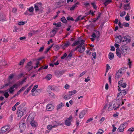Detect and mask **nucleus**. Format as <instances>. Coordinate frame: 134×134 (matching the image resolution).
<instances>
[{
    "mask_svg": "<svg viewBox=\"0 0 134 134\" xmlns=\"http://www.w3.org/2000/svg\"><path fill=\"white\" fill-rule=\"evenodd\" d=\"M18 29V28H17L16 26H15L14 27V29L13 30V32H18L17 30Z\"/></svg>",
    "mask_w": 134,
    "mask_h": 134,
    "instance_id": "774afa93",
    "label": "nucleus"
},
{
    "mask_svg": "<svg viewBox=\"0 0 134 134\" xmlns=\"http://www.w3.org/2000/svg\"><path fill=\"white\" fill-rule=\"evenodd\" d=\"M81 42V41H75L72 44V46H74L78 45L79 44H80Z\"/></svg>",
    "mask_w": 134,
    "mask_h": 134,
    "instance_id": "a878e982",
    "label": "nucleus"
},
{
    "mask_svg": "<svg viewBox=\"0 0 134 134\" xmlns=\"http://www.w3.org/2000/svg\"><path fill=\"white\" fill-rule=\"evenodd\" d=\"M49 96L53 98H55V96L54 94L52 92L49 93Z\"/></svg>",
    "mask_w": 134,
    "mask_h": 134,
    "instance_id": "de8ad7c7",
    "label": "nucleus"
},
{
    "mask_svg": "<svg viewBox=\"0 0 134 134\" xmlns=\"http://www.w3.org/2000/svg\"><path fill=\"white\" fill-rule=\"evenodd\" d=\"M28 85H26L25 86H24L22 87L21 88L20 90L21 91H24V90L28 86Z\"/></svg>",
    "mask_w": 134,
    "mask_h": 134,
    "instance_id": "79ce46f5",
    "label": "nucleus"
},
{
    "mask_svg": "<svg viewBox=\"0 0 134 134\" xmlns=\"http://www.w3.org/2000/svg\"><path fill=\"white\" fill-rule=\"evenodd\" d=\"M127 122H125L123 123L119 127L118 129L119 130L120 132H122L127 125Z\"/></svg>",
    "mask_w": 134,
    "mask_h": 134,
    "instance_id": "1a4fd4ad",
    "label": "nucleus"
},
{
    "mask_svg": "<svg viewBox=\"0 0 134 134\" xmlns=\"http://www.w3.org/2000/svg\"><path fill=\"white\" fill-rule=\"evenodd\" d=\"M67 55L66 53H65L61 57V58L62 59H64L67 56Z\"/></svg>",
    "mask_w": 134,
    "mask_h": 134,
    "instance_id": "052dcab7",
    "label": "nucleus"
},
{
    "mask_svg": "<svg viewBox=\"0 0 134 134\" xmlns=\"http://www.w3.org/2000/svg\"><path fill=\"white\" fill-rule=\"evenodd\" d=\"M53 48L55 51L58 50L59 48V46L57 45H55L53 47Z\"/></svg>",
    "mask_w": 134,
    "mask_h": 134,
    "instance_id": "58836bf2",
    "label": "nucleus"
},
{
    "mask_svg": "<svg viewBox=\"0 0 134 134\" xmlns=\"http://www.w3.org/2000/svg\"><path fill=\"white\" fill-rule=\"evenodd\" d=\"M106 72H108L109 70L110 69V66L109 65L107 64L106 65Z\"/></svg>",
    "mask_w": 134,
    "mask_h": 134,
    "instance_id": "5fc2aeb1",
    "label": "nucleus"
},
{
    "mask_svg": "<svg viewBox=\"0 0 134 134\" xmlns=\"http://www.w3.org/2000/svg\"><path fill=\"white\" fill-rule=\"evenodd\" d=\"M126 14V12L125 11H123L122 12H121L120 14V16L121 17L123 16Z\"/></svg>",
    "mask_w": 134,
    "mask_h": 134,
    "instance_id": "864d4df0",
    "label": "nucleus"
},
{
    "mask_svg": "<svg viewBox=\"0 0 134 134\" xmlns=\"http://www.w3.org/2000/svg\"><path fill=\"white\" fill-rule=\"evenodd\" d=\"M123 69L121 68L119 69L118 71L116 74V76H115V78L116 79H118L119 78L121 77L122 75V70H123Z\"/></svg>",
    "mask_w": 134,
    "mask_h": 134,
    "instance_id": "9d476101",
    "label": "nucleus"
},
{
    "mask_svg": "<svg viewBox=\"0 0 134 134\" xmlns=\"http://www.w3.org/2000/svg\"><path fill=\"white\" fill-rule=\"evenodd\" d=\"M54 108V107L53 105L52 104H49L47 106V109L48 111H51L53 110Z\"/></svg>",
    "mask_w": 134,
    "mask_h": 134,
    "instance_id": "a211bd4d",
    "label": "nucleus"
},
{
    "mask_svg": "<svg viewBox=\"0 0 134 134\" xmlns=\"http://www.w3.org/2000/svg\"><path fill=\"white\" fill-rule=\"evenodd\" d=\"M81 16L80 15L78 16V17L75 20V21L76 22H77L80 19V17H81Z\"/></svg>",
    "mask_w": 134,
    "mask_h": 134,
    "instance_id": "69168bd1",
    "label": "nucleus"
},
{
    "mask_svg": "<svg viewBox=\"0 0 134 134\" xmlns=\"http://www.w3.org/2000/svg\"><path fill=\"white\" fill-rule=\"evenodd\" d=\"M92 55L93 56V58L94 59H96V52H94L92 54Z\"/></svg>",
    "mask_w": 134,
    "mask_h": 134,
    "instance_id": "6e6d98bb",
    "label": "nucleus"
},
{
    "mask_svg": "<svg viewBox=\"0 0 134 134\" xmlns=\"http://www.w3.org/2000/svg\"><path fill=\"white\" fill-rule=\"evenodd\" d=\"M59 2H58V3H60L61 4V3H65L66 2V0H59Z\"/></svg>",
    "mask_w": 134,
    "mask_h": 134,
    "instance_id": "603ef678",
    "label": "nucleus"
},
{
    "mask_svg": "<svg viewBox=\"0 0 134 134\" xmlns=\"http://www.w3.org/2000/svg\"><path fill=\"white\" fill-rule=\"evenodd\" d=\"M25 120H23L20 121L19 127L20 129L21 132L25 129L26 124H25Z\"/></svg>",
    "mask_w": 134,
    "mask_h": 134,
    "instance_id": "6e6552de",
    "label": "nucleus"
},
{
    "mask_svg": "<svg viewBox=\"0 0 134 134\" xmlns=\"http://www.w3.org/2000/svg\"><path fill=\"white\" fill-rule=\"evenodd\" d=\"M67 19L68 20H71L72 21H74V19L72 17L70 16H68L67 17Z\"/></svg>",
    "mask_w": 134,
    "mask_h": 134,
    "instance_id": "e433bc0d",
    "label": "nucleus"
},
{
    "mask_svg": "<svg viewBox=\"0 0 134 134\" xmlns=\"http://www.w3.org/2000/svg\"><path fill=\"white\" fill-rule=\"evenodd\" d=\"M85 41L84 40H81V42L80 44L78 45V51L80 53H82L85 50V44L84 43Z\"/></svg>",
    "mask_w": 134,
    "mask_h": 134,
    "instance_id": "f03ea898",
    "label": "nucleus"
},
{
    "mask_svg": "<svg viewBox=\"0 0 134 134\" xmlns=\"http://www.w3.org/2000/svg\"><path fill=\"white\" fill-rule=\"evenodd\" d=\"M32 64V62L31 61L28 62L27 64V65L26 66V67L27 68H28L29 66H31Z\"/></svg>",
    "mask_w": 134,
    "mask_h": 134,
    "instance_id": "37998d69",
    "label": "nucleus"
},
{
    "mask_svg": "<svg viewBox=\"0 0 134 134\" xmlns=\"http://www.w3.org/2000/svg\"><path fill=\"white\" fill-rule=\"evenodd\" d=\"M25 23V22L20 21L18 23V24L19 25H23Z\"/></svg>",
    "mask_w": 134,
    "mask_h": 134,
    "instance_id": "3c124183",
    "label": "nucleus"
},
{
    "mask_svg": "<svg viewBox=\"0 0 134 134\" xmlns=\"http://www.w3.org/2000/svg\"><path fill=\"white\" fill-rule=\"evenodd\" d=\"M55 29H53L52 31L50 32V36L51 37H53L55 35L56 32V30H57V29L56 28H54Z\"/></svg>",
    "mask_w": 134,
    "mask_h": 134,
    "instance_id": "dca6fc26",
    "label": "nucleus"
},
{
    "mask_svg": "<svg viewBox=\"0 0 134 134\" xmlns=\"http://www.w3.org/2000/svg\"><path fill=\"white\" fill-rule=\"evenodd\" d=\"M21 106V105H20L18 108L19 110L17 112V114H18L17 118V119L18 120L20 119L21 117L23 115L25 112V110L24 109L21 108L20 109V108Z\"/></svg>",
    "mask_w": 134,
    "mask_h": 134,
    "instance_id": "7ed1b4c3",
    "label": "nucleus"
},
{
    "mask_svg": "<svg viewBox=\"0 0 134 134\" xmlns=\"http://www.w3.org/2000/svg\"><path fill=\"white\" fill-rule=\"evenodd\" d=\"M114 109V108H113V107H112V104H109V106L108 107V110L109 111L111 110Z\"/></svg>",
    "mask_w": 134,
    "mask_h": 134,
    "instance_id": "c9c22d12",
    "label": "nucleus"
},
{
    "mask_svg": "<svg viewBox=\"0 0 134 134\" xmlns=\"http://www.w3.org/2000/svg\"><path fill=\"white\" fill-rule=\"evenodd\" d=\"M77 92V91L75 90H74L72 91H70L69 92V93L70 95V96L72 95L73 94H75Z\"/></svg>",
    "mask_w": 134,
    "mask_h": 134,
    "instance_id": "2f4dec72",
    "label": "nucleus"
},
{
    "mask_svg": "<svg viewBox=\"0 0 134 134\" xmlns=\"http://www.w3.org/2000/svg\"><path fill=\"white\" fill-rule=\"evenodd\" d=\"M104 132L103 131L102 129H99L96 134H102Z\"/></svg>",
    "mask_w": 134,
    "mask_h": 134,
    "instance_id": "a19ab883",
    "label": "nucleus"
},
{
    "mask_svg": "<svg viewBox=\"0 0 134 134\" xmlns=\"http://www.w3.org/2000/svg\"><path fill=\"white\" fill-rule=\"evenodd\" d=\"M32 86V85H31V86H30V87L27 89V90L24 92V93L25 94H27V93H28L29 91L31 89Z\"/></svg>",
    "mask_w": 134,
    "mask_h": 134,
    "instance_id": "c85d7f7f",
    "label": "nucleus"
},
{
    "mask_svg": "<svg viewBox=\"0 0 134 134\" xmlns=\"http://www.w3.org/2000/svg\"><path fill=\"white\" fill-rule=\"evenodd\" d=\"M34 10V8L33 7L30 8L28 9V11L30 12H33Z\"/></svg>",
    "mask_w": 134,
    "mask_h": 134,
    "instance_id": "c03bdc74",
    "label": "nucleus"
},
{
    "mask_svg": "<svg viewBox=\"0 0 134 134\" xmlns=\"http://www.w3.org/2000/svg\"><path fill=\"white\" fill-rule=\"evenodd\" d=\"M91 4L92 5V6L93 8L94 9H96L97 8V7L96 5L94 4V3H91Z\"/></svg>",
    "mask_w": 134,
    "mask_h": 134,
    "instance_id": "4d7b16f0",
    "label": "nucleus"
},
{
    "mask_svg": "<svg viewBox=\"0 0 134 134\" xmlns=\"http://www.w3.org/2000/svg\"><path fill=\"white\" fill-rule=\"evenodd\" d=\"M112 126L113 127V129L112 131L113 132H114L116 130V127H115L114 125V124H113L112 125Z\"/></svg>",
    "mask_w": 134,
    "mask_h": 134,
    "instance_id": "e2e57ef3",
    "label": "nucleus"
},
{
    "mask_svg": "<svg viewBox=\"0 0 134 134\" xmlns=\"http://www.w3.org/2000/svg\"><path fill=\"white\" fill-rule=\"evenodd\" d=\"M4 95L6 98H7L9 96V94L8 92H6L4 94Z\"/></svg>",
    "mask_w": 134,
    "mask_h": 134,
    "instance_id": "49530a36",
    "label": "nucleus"
},
{
    "mask_svg": "<svg viewBox=\"0 0 134 134\" xmlns=\"http://www.w3.org/2000/svg\"><path fill=\"white\" fill-rule=\"evenodd\" d=\"M38 86L37 85H35L34 86L33 88L31 90V92H33L38 87Z\"/></svg>",
    "mask_w": 134,
    "mask_h": 134,
    "instance_id": "f704fd0d",
    "label": "nucleus"
},
{
    "mask_svg": "<svg viewBox=\"0 0 134 134\" xmlns=\"http://www.w3.org/2000/svg\"><path fill=\"white\" fill-rule=\"evenodd\" d=\"M126 93L125 90H122L118 94V98L119 100H121L123 96Z\"/></svg>",
    "mask_w": 134,
    "mask_h": 134,
    "instance_id": "0eeeda50",
    "label": "nucleus"
},
{
    "mask_svg": "<svg viewBox=\"0 0 134 134\" xmlns=\"http://www.w3.org/2000/svg\"><path fill=\"white\" fill-rule=\"evenodd\" d=\"M19 84L18 83H15L8 90L5 91V92L8 91V90L10 93L12 94L14 91V88H18L19 87Z\"/></svg>",
    "mask_w": 134,
    "mask_h": 134,
    "instance_id": "39448f33",
    "label": "nucleus"
},
{
    "mask_svg": "<svg viewBox=\"0 0 134 134\" xmlns=\"http://www.w3.org/2000/svg\"><path fill=\"white\" fill-rule=\"evenodd\" d=\"M112 2V0H106L104 3V4L105 6H107L109 3Z\"/></svg>",
    "mask_w": 134,
    "mask_h": 134,
    "instance_id": "7c9ffc66",
    "label": "nucleus"
},
{
    "mask_svg": "<svg viewBox=\"0 0 134 134\" xmlns=\"http://www.w3.org/2000/svg\"><path fill=\"white\" fill-rule=\"evenodd\" d=\"M30 124L31 126L34 127H35L37 125L36 122L33 120H31L30 122Z\"/></svg>",
    "mask_w": 134,
    "mask_h": 134,
    "instance_id": "4be33fe9",
    "label": "nucleus"
},
{
    "mask_svg": "<svg viewBox=\"0 0 134 134\" xmlns=\"http://www.w3.org/2000/svg\"><path fill=\"white\" fill-rule=\"evenodd\" d=\"M120 100H119L118 99H115L112 102L111 104H113V108H114V109L115 110L119 108V106L120 105V104L119 103V101Z\"/></svg>",
    "mask_w": 134,
    "mask_h": 134,
    "instance_id": "20e7f679",
    "label": "nucleus"
},
{
    "mask_svg": "<svg viewBox=\"0 0 134 134\" xmlns=\"http://www.w3.org/2000/svg\"><path fill=\"white\" fill-rule=\"evenodd\" d=\"M61 21L64 23H67V21L65 17L64 16L62 17L61 19Z\"/></svg>",
    "mask_w": 134,
    "mask_h": 134,
    "instance_id": "c756f323",
    "label": "nucleus"
},
{
    "mask_svg": "<svg viewBox=\"0 0 134 134\" xmlns=\"http://www.w3.org/2000/svg\"><path fill=\"white\" fill-rule=\"evenodd\" d=\"M72 116H70L69 118L67 119L66 120L65 123V124L68 126L70 125L71 122L72 120Z\"/></svg>",
    "mask_w": 134,
    "mask_h": 134,
    "instance_id": "f8f14e48",
    "label": "nucleus"
},
{
    "mask_svg": "<svg viewBox=\"0 0 134 134\" xmlns=\"http://www.w3.org/2000/svg\"><path fill=\"white\" fill-rule=\"evenodd\" d=\"M124 9L126 10H128L131 8V7L130 6V3H129L127 4H125L124 5Z\"/></svg>",
    "mask_w": 134,
    "mask_h": 134,
    "instance_id": "aec40b11",
    "label": "nucleus"
},
{
    "mask_svg": "<svg viewBox=\"0 0 134 134\" xmlns=\"http://www.w3.org/2000/svg\"><path fill=\"white\" fill-rule=\"evenodd\" d=\"M123 40H122L123 42L125 41L126 42V43L130 42L131 40V37L128 35L125 36L123 37Z\"/></svg>",
    "mask_w": 134,
    "mask_h": 134,
    "instance_id": "9b49d317",
    "label": "nucleus"
},
{
    "mask_svg": "<svg viewBox=\"0 0 134 134\" xmlns=\"http://www.w3.org/2000/svg\"><path fill=\"white\" fill-rule=\"evenodd\" d=\"M64 105V104L62 103H61V104H58L57 107V109L58 110L60 109Z\"/></svg>",
    "mask_w": 134,
    "mask_h": 134,
    "instance_id": "473e14b6",
    "label": "nucleus"
},
{
    "mask_svg": "<svg viewBox=\"0 0 134 134\" xmlns=\"http://www.w3.org/2000/svg\"><path fill=\"white\" fill-rule=\"evenodd\" d=\"M6 20V19L3 15H0V22H3Z\"/></svg>",
    "mask_w": 134,
    "mask_h": 134,
    "instance_id": "393cba45",
    "label": "nucleus"
},
{
    "mask_svg": "<svg viewBox=\"0 0 134 134\" xmlns=\"http://www.w3.org/2000/svg\"><path fill=\"white\" fill-rule=\"evenodd\" d=\"M71 96L70 94L69 93L68 94H66L65 96L63 98L65 100H67L71 98Z\"/></svg>",
    "mask_w": 134,
    "mask_h": 134,
    "instance_id": "cd10ccee",
    "label": "nucleus"
},
{
    "mask_svg": "<svg viewBox=\"0 0 134 134\" xmlns=\"http://www.w3.org/2000/svg\"><path fill=\"white\" fill-rule=\"evenodd\" d=\"M116 53L117 55L118 56L119 58L121 57V48L120 49L119 48H117L116 50Z\"/></svg>",
    "mask_w": 134,
    "mask_h": 134,
    "instance_id": "6ab92c4d",
    "label": "nucleus"
},
{
    "mask_svg": "<svg viewBox=\"0 0 134 134\" xmlns=\"http://www.w3.org/2000/svg\"><path fill=\"white\" fill-rule=\"evenodd\" d=\"M35 9L36 12L40 11H42L43 10V8L42 6L41 3L37 4L35 5Z\"/></svg>",
    "mask_w": 134,
    "mask_h": 134,
    "instance_id": "423d86ee",
    "label": "nucleus"
},
{
    "mask_svg": "<svg viewBox=\"0 0 134 134\" xmlns=\"http://www.w3.org/2000/svg\"><path fill=\"white\" fill-rule=\"evenodd\" d=\"M9 85V83H7L5 84L4 85L2 86V88H1V89L3 88L4 87H7V86Z\"/></svg>",
    "mask_w": 134,
    "mask_h": 134,
    "instance_id": "13d9d810",
    "label": "nucleus"
},
{
    "mask_svg": "<svg viewBox=\"0 0 134 134\" xmlns=\"http://www.w3.org/2000/svg\"><path fill=\"white\" fill-rule=\"evenodd\" d=\"M57 123V124L54 125L52 126L51 125H49L47 126V128L48 130H50L52 128L54 127H56L59 125V122H56Z\"/></svg>",
    "mask_w": 134,
    "mask_h": 134,
    "instance_id": "f3484780",
    "label": "nucleus"
},
{
    "mask_svg": "<svg viewBox=\"0 0 134 134\" xmlns=\"http://www.w3.org/2000/svg\"><path fill=\"white\" fill-rule=\"evenodd\" d=\"M128 60L129 62L128 64L129 65V67L131 68V67L132 62L131 61L130 59V58L128 59Z\"/></svg>",
    "mask_w": 134,
    "mask_h": 134,
    "instance_id": "4c0bfd02",
    "label": "nucleus"
},
{
    "mask_svg": "<svg viewBox=\"0 0 134 134\" xmlns=\"http://www.w3.org/2000/svg\"><path fill=\"white\" fill-rule=\"evenodd\" d=\"M121 53L123 55H126L130 53V48L127 46L124 45L121 47Z\"/></svg>",
    "mask_w": 134,
    "mask_h": 134,
    "instance_id": "f257e3e1",
    "label": "nucleus"
},
{
    "mask_svg": "<svg viewBox=\"0 0 134 134\" xmlns=\"http://www.w3.org/2000/svg\"><path fill=\"white\" fill-rule=\"evenodd\" d=\"M70 44V43L69 41H68L66 42L65 43L62 44L61 45V47L63 49H65L66 48L69 46Z\"/></svg>",
    "mask_w": 134,
    "mask_h": 134,
    "instance_id": "2eb2a0df",
    "label": "nucleus"
},
{
    "mask_svg": "<svg viewBox=\"0 0 134 134\" xmlns=\"http://www.w3.org/2000/svg\"><path fill=\"white\" fill-rule=\"evenodd\" d=\"M10 128V127L9 125L5 126L2 127L1 129L0 134H1L9 130Z\"/></svg>",
    "mask_w": 134,
    "mask_h": 134,
    "instance_id": "ddd939ff",
    "label": "nucleus"
},
{
    "mask_svg": "<svg viewBox=\"0 0 134 134\" xmlns=\"http://www.w3.org/2000/svg\"><path fill=\"white\" fill-rule=\"evenodd\" d=\"M118 25L120 28H122L123 27V24H122L121 23L120 21H119V22Z\"/></svg>",
    "mask_w": 134,
    "mask_h": 134,
    "instance_id": "0e129e2a",
    "label": "nucleus"
},
{
    "mask_svg": "<svg viewBox=\"0 0 134 134\" xmlns=\"http://www.w3.org/2000/svg\"><path fill=\"white\" fill-rule=\"evenodd\" d=\"M79 4V2H77L76 3H75L74 5L72 7H71L70 9V10H74L75 8L77 7V5H78Z\"/></svg>",
    "mask_w": 134,
    "mask_h": 134,
    "instance_id": "5701e85b",
    "label": "nucleus"
},
{
    "mask_svg": "<svg viewBox=\"0 0 134 134\" xmlns=\"http://www.w3.org/2000/svg\"><path fill=\"white\" fill-rule=\"evenodd\" d=\"M134 131V128L133 127L130 128L128 130V131L132 132Z\"/></svg>",
    "mask_w": 134,
    "mask_h": 134,
    "instance_id": "338daca9",
    "label": "nucleus"
},
{
    "mask_svg": "<svg viewBox=\"0 0 134 134\" xmlns=\"http://www.w3.org/2000/svg\"><path fill=\"white\" fill-rule=\"evenodd\" d=\"M108 56L109 59L110 60H111L113 59L114 57V55L113 53H109Z\"/></svg>",
    "mask_w": 134,
    "mask_h": 134,
    "instance_id": "b1692460",
    "label": "nucleus"
},
{
    "mask_svg": "<svg viewBox=\"0 0 134 134\" xmlns=\"http://www.w3.org/2000/svg\"><path fill=\"white\" fill-rule=\"evenodd\" d=\"M129 24L128 23H123V25L124 26L126 27H128L129 26Z\"/></svg>",
    "mask_w": 134,
    "mask_h": 134,
    "instance_id": "09e8293b",
    "label": "nucleus"
},
{
    "mask_svg": "<svg viewBox=\"0 0 134 134\" xmlns=\"http://www.w3.org/2000/svg\"><path fill=\"white\" fill-rule=\"evenodd\" d=\"M86 112L85 110H83L80 113L79 115V117L80 119L83 118L86 114Z\"/></svg>",
    "mask_w": 134,
    "mask_h": 134,
    "instance_id": "412c9836",
    "label": "nucleus"
},
{
    "mask_svg": "<svg viewBox=\"0 0 134 134\" xmlns=\"http://www.w3.org/2000/svg\"><path fill=\"white\" fill-rule=\"evenodd\" d=\"M64 73V71H59L57 72L58 76L60 77Z\"/></svg>",
    "mask_w": 134,
    "mask_h": 134,
    "instance_id": "72a5a7b5",
    "label": "nucleus"
},
{
    "mask_svg": "<svg viewBox=\"0 0 134 134\" xmlns=\"http://www.w3.org/2000/svg\"><path fill=\"white\" fill-rule=\"evenodd\" d=\"M27 78L26 77H24V79L21 82H17L16 83H18L19 84V87L20 86V85H22L25 82V81L26 79Z\"/></svg>",
    "mask_w": 134,
    "mask_h": 134,
    "instance_id": "bb28decb",
    "label": "nucleus"
},
{
    "mask_svg": "<svg viewBox=\"0 0 134 134\" xmlns=\"http://www.w3.org/2000/svg\"><path fill=\"white\" fill-rule=\"evenodd\" d=\"M96 36L97 37H99L100 35V32L99 31H96V33L95 34Z\"/></svg>",
    "mask_w": 134,
    "mask_h": 134,
    "instance_id": "bf43d9fd",
    "label": "nucleus"
},
{
    "mask_svg": "<svg viewBox=\"0 0 134 134\" xmlns=\"http://www.w3.org/2000/svg\"><path fill=\"white\" fill-rule=\"evenodd\" d=\"M73 54L72 51H71L68 55L67 57L70 58L72 57V54Z\"/></svg>",
    "mask_w": 134,
    "mask_h": 134,
    "instance_id": "a18cd8bd",
    "label": "nucleus"
},
{
    "mask_svg": "<svg viewBox=\"0 0 134 134\" xmlns=\"http://www.w3.org/2000/svg\"><path fill=\"white\" fill-rule=\"evenodd\" d=\"M25 61V59H23V60H21L20 62L19 65H23Z\"/></svg>",
    "mask_w": 134,
    "mask_h": 134,
    "instance_id": "ea45409f",
    "label": "nucleus"
},
{
    "mask_svg": "<svg viewBox=\"0 0 134 134\" xmlns=\"http://www.w3.org/2000/svg\"><path fill=\"white\" fill-rule=\"evenodd\" d=\"M115 42L119 43L122 41V38L121 36L119 35L118 36L116 37L115 38Z\"/></svg>",
    "mask_w": 134,
    "mask_h": 134,
    "instance_id": "4468645a",
    "label": "nucleus"
},
{
    "mask_svg": "<svg viewBox=\"0 0 134 134\" xmlns=\"http://www.w3.org/2000/svg\"><path fill=\"white\" fill-rule=\"evenodd\" d=\"M127 15H126V17H125V20L127 21H129L130 20V18H129V16L128 15H129V14L127 13Z\"/></svg>",
    "mask_w": 134,
    "mask_h": 134,
    "instance_id": "8fccbe9b",
    "label": "nucleus"
},
{
    "mask_svg": "<svg viewBox=\"0 0 134 134\" xmlns=\"http://www.w3.org/2000/svg\"><path fill=\"white\" fill-rule=\"evenodd\" d=\"M44 47L43 46L42 47H41L40 48V49L38 51L40 52H42L43 51L44 49Z\"/></svg>",
    "mask_w": 134,
    "mask_h": 134,
    "instance_id": "680f3d73",
    "label": "nucleus"
}]
</instances>
